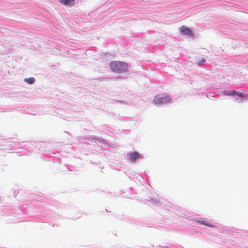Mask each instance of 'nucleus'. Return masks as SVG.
Listing matches in <instances>:
<instances>
[{"mask_svg": "<svg viewBox=\"0 0 248 248\" xmlns=\"http://www.w3.org/2000/svg\"><path fill=\"white\" fill-rule=\"evenodd\" d=\"M110 69L116 73H123L128 70L126 63L120 61H113L109 64Z\"/></svg>", "mask_w": 248, "mask_h": 248, "instance_id": "nucleus-1", "label": "nucleus"}, {"mask_svg": "<svg viewBox=\"0 0 248 248\" xmlns=\"http://www.w3.org/2000/svg\"><path fill=\"white\" fill-rule=\"evenodd\" d=\"M170 101V97L166 94H158L154 99V102L156 105L167 104Z\"/></svg>", "mask_w": 248, "mask_h": 248, "instance_id": "nucleus-2", "label": "nucleus"}, {"mask_svg": "<svg viewBox=\"0 0 248 248\" xmlns=\"http://www.w3.org/2000/svg\"><path fill=\"white\" fill-rule=\"evenodd\" d=\"M224 94L227 95L233 96L237 95L238 97L247 98L248 97V95L240 92H236L234 90H231L229 91H224Z\"/></svg>", "mask_w": 248, "mask_h": 248, "instance_id": "nucleus-3", "label": "nucleus"}, {"mask_svg": "<svg viewBox=\"0 0 248 248\" xmlns=\"http://www.w3.org/2000/svg\"><path fill=\"white\" fill-rule=\"evenodd\" d=\"M197 223L204 225L205 226H209L212 228L214 227L215 226L213 225L210 222L206 220L205 219H200L196 220V221Z\"/></svg>", "mask_w": 248, "mask_h": 248, "instance_id": "nucleus-4", "label": "nucleus"}, {"mask_svg": "<svg viewBox=\"0 0 248 248\" xmlns=\"http://www.w3.org/2000/svg\"><path fill=\"white\" fill-rule=\"evenodd\" d=\"M140 157V155L138 153L134 152L130 154L129 158L131 161H134Z\"/></svg>", "mask_w": 248, "mask_h": 248, "instance_id": "nucleus-5", "label": "nucleus"}, {"mask_svg": "<svg viewBox=\"0 0 248 248\" xmlns=\"http://www.w3.org/2000/svg\"><path fill=\"white\" fill-rule=\"evenodd\" d=\"M181 32L184 33L185 34L187 35L190 36H192V32L191 31L187 28L182 27L181 28Z\"/></svg>", "mask_w": 248, "mask_h": 248, "instance_id": "nucleus-6", "label": "nucleus"}, {"mask_svg": "<svg viewBox=\"0 0 248 248\" xmlns=\"http://www.w3.org/2000/svg\"><path fill=\"white\" fill-rule=\"evenodd\" d=\"M60 1L65 5L71 6L74 4L75 0H59Z\"/></svg>", "mask_w": 248, "mask_h": 248, "instance_id": "nucleus-7", "label": "nucleus"}, {"mask_svg": "<svg viewBox=\"0 0 248 248\" xmlns=\"http://www.w3.org/2000/svg\"><path fill=\"white\" fill-rule=\"evenodd\" d=\"M34 78H26L25 81L29 84H32L34 82Z\"/></svg>", "mask_w": 248, "mask_h": 248, "instance_id": "nucleus-8", "label": "nucleus"}, {"mask_svg": "<svg viewBox=\"0 0 248 248\" xmlns=\"http://www.w3.org/2000/svg\"><path fill=\"white\" fill-rule=\"evenodd\" d=\"M205 59L204 58H202L201 59H200L198 60L197 63L198 64H200L204 62Z\"/></svg>", "mask_w": 248, "mask_h": 248, "instance_id": "nucleus-9", "label": "nucleus"}]
</instances>
